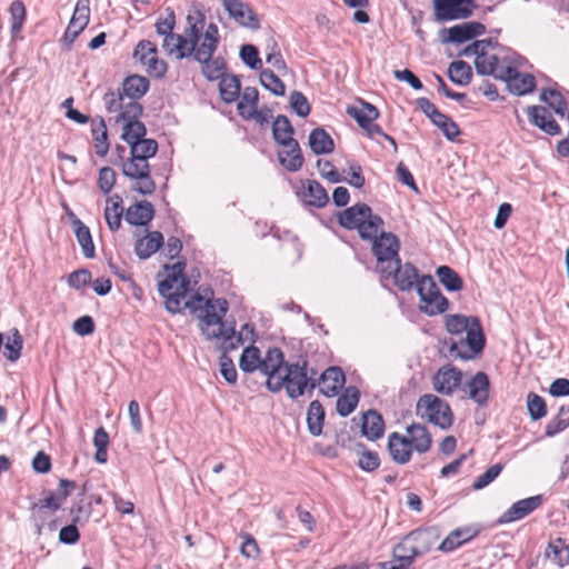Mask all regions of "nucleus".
<instances>
[{"mask_svg":"<svg viewBox=\"0 0 569 569\" xmlns=\"http://www.w3.org/2000/svg\"><path fill=\"white\" fill-rule=\"evenodd\" d=\"M419 296L418 309L427 316H438L448 311L450 302L441 293L430 274H422L416 288Z\"/></svg>","mask_w":569,"mask_h":569,"instance_id":"9","label":"nucleus"},{"mask_svg":"<svg viewBox=\"0 0 569 569\" xmlns=\"http://www.w3.org/2000/svg\"><path fill=\"white\" fill-rule=\"evenodd\" d=\"M272 136L279 146L295 140L293 128L286 116H278L274 119L272 122Z\"/></svg>","mask_w":569,"mask_h":569,"instance_id":"46","label":"nucleus"},{"mask_svg":"<svg viewBox=\"0 0 569 569\" xmlns=\"http://www.w3.org/2000/svg\"><path fill=\"white\" fill-rule=\"evenodd\" d=\"M462 373L459 369L447 365L438 369L432 378L433 389L441 395H452L461 385Z\"/></svg>","mask_w":569,"mask_h":569,"instance_id":"21","label":"nucleus"},{"mask_svg":"<svg viewBox=\"0 0 569 569\" xmlns=\"http://www.w3.org/2000/svg\"><path fill=\"white\" fill-rule=\"evenodd\" d=\"M90 20V1L78 0L69 21L70 24L74 26L78 30H84Z\"/></svg>","mask_w":569,"mask_h":569,"instance_id":"54","label":"nucleus"},{"mask_svg":"<svg viewBox=\"0 0 569 569\" xmlns=\"http://www.w3.org/2000/svg\"><path fill=\"white\" fill-rule=\"evenodd\" d=\"M309 146L313 153H330L335 149V142L330 134L322 128L313 129L309 134Z\"/></svg>","mask_w":569,"mask_h":569,"instance_id":"39","label":"nucleus"},{"mask_svg":"<svg viewBox=\"0 0 569 569\" xmlns=\"http://www.w3.org/2000/svg\"><path fill=\"white\" fill-rule=\"evenodd\" d=\"M149 89V80L139 74L127 77L120 89L117 90L120 94H124L128 99L139 102Z\"/></svg>","mask_w":569,"mask_h":569,"instance_id":"33","label":"nucleus"},{"mask_svg":"<svg viewBox=\"0 0 569 569\" xmlns=\"http://www.w3.org/2000/svg\"><path fill=\"white\" fill-rule=\"evenodd\" d=\"M440 535L436 528L417 529L408 533L397 545V551H403L412 560L429 552L438 542Z\"/></svg>","mask_w":569,"mask_h":569,"instance_id":"10","label":"nucleus"},{"mask_svg":"<svg viewBox=\"0 0 569 569\" xmlns=\"http://www.w3.org/2000/svg\"><path fill=\"white\" fill-rule=\"evenodd\" d=\"M237 111L238 114L243 119L244 117L252 116V112L258 108L259 91L256 87H246L240 91L238 97Z\"/></svg>","mask_w":569,"mask_h":569,"instance_id":"37","label":"nucleus"},{"mask_svg":"<svg viewBox=\"0 0 569 569\" xmlns=\"http://www.w3.org/2000/svg\"><path fill=\"white\" fill-rule=\"evenodd\" d=\"M239 537L242 539L240 545V553L246 559L256 560L260 557V547L252 535L241 531Z\"/></svg>","mask_w":569,"mask_h":569,"instance_id":"59","label":"nucleus"},{"mask_svg":"<svg viewBox=\"0 0 569 569\" xmlns=\"http://www.w3.org/2000/svg\"><path fill=\"white\" fill-rule=\"evenodd\" d=\"M387 447L393 462L406 465L411 460L413 452L425 455L431 449L432 436L425 425L412 422L406 428L405 433L391 432Z\"/></svg>","mask_w":569,"mask_h":569,"instance_id":"4","label":"nucleus"},{"mask_svg":"<svg viewBox=\"0 0 569 569\" xmlns=\"http://www.w3.org/2000/svg\"><path fill=\"white\" fill-rule=\"evenodd\" d=\"M465 332L466 337L451 342L449 353L453 358L468 360L475 358L482 351L485 347V335L478 319H473L470 328Z\"/></svg>","mask_w":569,"mask_h":569,"instance_id":"11","label":"nucleus"},{"mask_svg":"<svg viewBox=\"0 0 569 569\" xmlns=\"http://www.w3.org/2000/svg\"><path fill=\"white\" fill-rule=\"evenodd\" d=\"M447 32V41L462 43L483 34L486 32V27L480 22L470 21L450 27Z\"/></svg>","mask_w":569,"mask_h":569,"instance_id":"30","label":"nucleus"},{"mask_svg":"<svg viewBox=\"0 0 569 569\" xmlns=\"http://www.w3.org/2000/svg\"><path fill=\"white\" fill-rule=\"evenodd\" d=\"M362 435L371 441L380 439L385 433V421L376 410H368L362 415Z\"/></svg>","mask_w":569,"mask_h":569,"instance_id":"34","label":"nucleus"},{"mask_svg":"<svg viewBox=\"0 0 569 569\" xmlns=\"http://www.w3.org/2000/svg\"><path fill=\"white\" fill-rule=\"evenodd\" d=\"M315 375L316 372L312 370L308 376V360L300 358L297 362L287 365L280 376L279 390L284 387L289 397L293 399L305 395L306 391L311 392L317 387Z\"/></svg>","mask_w":569,"mask_h":569,"instance_id":"7","label":"nucleus"},{"mask_svg":"<svg viewBox=\"0 0 569 569\" xmlns=\"http://www.w3.org/2000/svg\"><path fill=\"white\" fill-rule=\"evenodd\" d=\"M154 217V208L147 200L131 204L126 211V220L132 226H147Z\"/></svg>","mask_w":569,"mask_h":569,"instance_id":"32","label":"nucleus"},{"mask_svg":"<svg viewBox=\"0 0 569 569\" xmlns=\"http://www.w3.org/2000/svg\"><path fill=\"white\" fill-rule=\"evenodd\" d=\"M278 159L280 164L290 172L300 170L305 162L297 140L287 141V143L281 144L278 150Z\"/></svg>","mask_w":569,"mask_h":569,"instance_id":"28","label":"nucleus"},{"mask_svg":"<svg viewBox=\"0 0 569 569\" xmlns=\"http://www.w3.org/2000/svg\"><path fill=\"white\" fill-rule=\"evenodd\" d=\"M393 561L381 562V569H409L413 560L403 551H397V546L393 548Z\"/></svg>","mask_w":569,"mask_h":569,"instance_id":"64","label":"nucleus"},{"mask_svg":"<svg viewBox=\"0 0 569 569\" xmlns=\"http://www.w3.org/2000/svg\"><path fill=\"white\" fill-rule=\"evenodd\" d=\"M10 20H11V33L17 36L21 32L26 18L27 9L22 1L16 0L10 4L9 8Z\"/></svg>","mask_w":569,"mask_h":569,"instance_id":"53","label":"nucleus"},{"mask_svg":"<svg viewBox=\"0 0 569 569\" xmlns=\"http://www.w3.org/2000/svg\"><path fill=\"white\" fill-rule=\"evenodd\" d=\"M440 283L448 291H460L463 288L461 277L449 266H440L436 270Z\"/></svg>","mask_w":569,"mask_h":569,"instance_id":"45","label":"nucleus"},{"mask_svg":"<svg viewBox=\"0 0 569 569\" xmlns=\"http://www.w3.org/2000/svg\"><path fill=\"white\" fill-rule=\"evenodd\" d=\"M260 350L254 346L244 348L239 360L241 370L244 372H253L260 369Z\"/></svg>","mask_w":569,"mask_h":569,"instance_id":"52","label":"nucleus"},{"mask_svg":"<svg viewBox=\"0 0 569 569\" xmlns=\"http://www.w3.org/2000/svg\"><path fill=\"white\" fill-rule=\"evenodd\" d=\"M360 391L355 386L347 387L337 399V412L341 417L349 416L358 406Z\"/></svg>","mask_w":569,"mask_h":569,"instance_id":"40","label":"nucleus"},{"mask_svg":"<svg viewBox=\"0 0 569 569\" xmlns=\"http://www.w3.org/2000/svg\"><path fill=\"white\" fill-rule=\"evenodd\" d=\"M219 91L221 99L224 102H234L240 96L241 91L240 79L234 74L226 73L219 79Z\"/></svg>","mask_w":569,"mask_h":569,"instance_id":"41","label":"nucleus"},{"mask_svg":"<svg viewBox=\"0 0 569 569\" xmlns=\"http://www.w3.org/2000/svg\"><path fill=\"white\" fill-rule=\"evenodd\" d=\"M122 173L134 180L132 189L141 194H151L156 190V182L150 176L148 160L131 157L122 162Z\"/></svg>","mask_w":569,"mask_h":569,"instance_id":"14","label":"nucleus"},{"mask_svg":"<svg viewBox=\"0 0 569 569\" xmlns=\"http://www.w3.org/2000/svg\"><path fill=\"white\" fill-rule=\"evenodd\" d=\"M23 347V338L17 328L10 331L4 343V356L10 362H16L20 356Z\"/></svg>","mask_w":569,"mask_h":569,"instance_id":"50","label":"nucleus"},{"mask_svg":"<svg viewBox=\"0 0 569 569\" xmlns=\"http://www.w3.org/2000/svg\"><path fill=\"white\" fill-rule=\"evenodd\" d=\"M416 415L442 430L453 423V413L448 402L432 393H426L417 400Z\"/></svg>","mask_w":569,"mask_h":569,"instance_id":"8","label":"nucleus"},{"mask_svg":"<svg viewBox=\"0 0 569 569\" xmlns=\"http://www.w3.org/2000/svg\"><path fill=\"white\" fill-rule=\"evenodd\" d=\"M122 199L120 196L114 194L107 199V206L104 209V219L111 231H117L121 226L122 219Z\"/></svg>","mask_w":569,"mask_h":569,"instance_id":"42","label":"nucleus"},{"mask_svg":"<svg viewBox=\"0 0 569 569\" xmlns=\"http://www.w3.org/2000/svg\"><path fill=\"white\" fill-rule=\"evenodd\" d=\"M186 22L177 59L192 57L198 62H207L213 57L220 43L218 26L214 22L206 24V16L201 10L189 12Z\"/></svg>","mask_w":569,"mask_h":569,"instance_id":"2","label":"nucleus"},{"mask_svg":"<svg viewBox=\"0 0 569 569\" xmlns=\"http://www.w3.org/2000/svg\"><path fill=\"white\" fill-rule=\"evenodd\" d=\"M541 101L546 102L557 114L563 117L567 110V101L561 92L553 88L542 89L540 93Z\"/></svg>","mask_w":569,"mask_h":569,"instance_id":"49","label":"nucleus"},{"mask_svg":"<svg viewBox=\"0 0 569 569\" xmlns=\"http://www.w3.org/2000/svg\"><path fill=\"white\" fill-rule=\"evenodd\" d=\"M379 272L385 279L392 278L395 286L400 291H410L412 288H417L421 278L418 269L412 263H401L400 258L391 264H386V268H381Z\"/></svg>","mask_w":569,"mask_h":569,"instance_id":"15","label":"nucleus"},{"mask_svg":"<svg viewBox=\"0 0 569 569\" xmlns=\"http://www.w3.org/2000/svg\"><path fill=\"white\" fill-rule=\"evenodd\" d=\"M545 556L558 566L563 568L569 565V547L563 538H557L550 541L546 548Z\"/></svg>","mask_w":569,"mask_h":569,"instance_id":"38","label":"nucleus"},{"mask_svg":"<svg viewBox=\"0 0 569 569\" xmlns=\"http://www.w3.org/2000/svg\"><path fill=\"white\" fill-rule=\"evenodd\" d=\"M476 317H466L463 315H451L446 318V329L451 335H461L467 331Z\"/></svg>","mask_w":569,"mask_h":569,"instance_id":"58","label":"nucleus"},{"mask_svg":"<svg viewBox=\"0 0 569 569\" xmlns=\"http://www.w3.org/2000/svg\"><path fill=\"white\" fill-rule=\"evenodd\" d=\"M345 383V372L340 367L336 366L327 368L317 380L320 392L326 397L337 396Z\"/></svg>","mask_w":569,"mask_h":569,"instance_id":"23","label":"nucleus"},{"mask_svg":"<svg viewBox=\"0 0 569 569\" xmlns=\"http://www.w3.org/2000/svg\"><path fill=\"white\" fill-rule=\"evenodd\" d=\"M300 198L306 204L316 208H322L329 201L327 191L316 180H306L302 182Z\"/></svg>","mask_w":569,"mask_h":569,"instance_id":"31","label":"nucleus"},{"mask_svg":"<svg viewBox=\"0 0 569 569\" xmlns=\"http://www.w3.org/2000/svg\"><path fill=\"white\" fill-rule=\"evenodd\" d=\"M163 244V236L160 231L148 232L137 240L134 252L140 259H147L156 253Z\"/></svg>","mask_w":569,"mask_h":569,"instance_id":"36","label":"nucleus"},{"mask_svg":"<svg viewBox=\"0 0 569 569\" xmlns=\"http://www.w3.org/2000/svg\"><path fill=\"white\" fill-rule=\"evenodd\" d=\"M226 313L213 309L209 313L199 317V328L208 340H216L224 352H229L243 346L246 341L251 340L254 333L253 327L246 323L239 332L233 325L223 321Z\"/></svg>","mask_w":569,"mask_h":569,"instance_id":"3","label":"nucleus"},{"mask_svg":"<svg viewBox=\"0 0 569 569\" xmlns=\"http://www.w3.org/2000/svg\"><path fill=\"white\" fill-rule=\"evenodd\" d=\"M346 112L356 120L370 139H373L376 133H382V128L376 123L380 113L373 104L359 100L356 104L348 106Z\"/></svg>","mask_w":569,"mask_h":569,"instance_id":"16","label":"nucleus"},{"mask_svg":"<svg viewBox=\"0 0 569 569\" xmlns=\"http://www.w3.org/2000/svg\"><path fill=\"white\" fill-rule=\"evenodd\" d=\"M130 146V156L134 158H140L144 160H149L152 158L158 150V143L153 139H142L137 142H133Z\"/></svg>","mask_w":569,"mask_h":569,"instance_id":"51","label":"nucleus"},{"mask_svg":"<svg viewBox=\"0 0 569 569\" xmlns=\"http://www.w3.org/2000/svg\"><path fill=\"white\" fill-rule=\"evenodd\" d=\"M480 533V528L475 525L459 527L452 530L438 546L442 552H451L472 540Z\"/></svg>","mask_w":569,"mask_h":569,"instance_id":"26","label":"nucleus"},{"mask_svg":"<svg viewBox=\"0 0 569 569\" xmlns=\"http://www.w3.org/2000/svg\"><path fill=\"white\" fill-rule=\"evenodd\" d=\"M103 104L111 114V118L116 123L128 119L140 118L142 114V106L140 102L128 99L124 94H120L117 91H109L104 93Z\"/></svg>","mask_w":569,"mask_h":569,"instance_id":"13","label":"nucleus"},{"mask_svg":"<svg viewBox=\"0 0 569 569\" xmlns=\"http://www.w3.org/2000/svg\"><path fill=\"white\" fill-rule=\"evenodd\" d=\"M339 223L349 230H357L362 240L372 243V253L377 259V270L386 268L399 259L400 242L396 234L385 232L383 220L375 214L366 203H357L339 214Z\"/></svg>","mask_w":569,"mask_h":569,"instance_id":"1","label":"nucleus"},{"mask_svg":"<svg viewBox=\"0 0 569 569\" xmlns=\"http://www.w3.org/2000/svg\"><path fill=\"white\" fill-rule=\"evenodd\" d=\"M489 47L490 43L483 40L472 43L471 48L476 53V70L479 74L492 76L496 79L502 80L506 74L512 71L516 60L502 50L496 51L493 48L489 49Z\"/></svg>","mask_w":569,"mask_h":569,"instance_id":"5","label":"nucleus"},{"mask_svg":"<svg viewBox=\"0 0 569 569\" xmlns=\"http://www.w3.org/2000/svg\"><path fill=\"white\" fill-rule=\"evenodd\" d=\"M435 14L440 21L467 19L476 8L475 0H433Z\"/></svg>","mask_w":569,"mask_h":569,"instance_id":"18","label":"nucleus"},{"mask_svg":"<svg viewBox=\"0 0 569 569\" xmlns=\"http://www.w3.org/2000/svg\"><path fill=\"white\" fill-rule=\"evenodd\" d=\"M91 140L94 153L99 158H104L110 149L108 128L102 118L90 120Z\"/></svg>","mask_w":569,"mask_h":569,"instance_id":"29","label":"nucleus"},{"mask_svg":"<svg viewBox=\"0 0 569 569\" xmlns=\"http://www.w3.org/2000/svg\"><path fill=\"white\" fill-rule=\"evenodd\" d=\"M120 123H122L121 139L128 144L144 139L147 129L139 118L128 119Z\"/></svg>","mask_w":569,"mask_h":569,"instance_id":"43","label":"nucleus"},{"mask_svg":"<svg viewBox=\"0 0 569 569\" xmlns=\"http://www.w3.org/2000/svg\"><path fill=\"white\" fill-rule=\"evenodd\" d=\"M184 269L183 261L166 266L167 276L159 282V292L166 299L167 310L172 313L182 310V301L188 293L189 280L184 276Z\"/></svg>","mask_w":569,"mask_h":569,"instance_id":"6","label":"nucleus"},{"mask_svg":"<svg viewBox=\"0 0 569 569\" xmlns=\"http://www.w3.org/2000/svg\"><path fill=\"white\" fill-rule=\"evenodd\" d=\"M133 59L139 63L147 74L154 79H162L168 70L164 60L158 57L157 46L149 40H141L133 50Z\"/></svg>","mask_w":569,"mask_h":569,"instance_id":"12","label":"nucleus"},{"mask_svg":"<svg viewBox=\"0 0 569 569\" xmlns=\"http://www.w3.org/2000/svg\"><path fill=\"white\" fill-rule=\"evenodd\" d=\"M361 449L359 451L358 466L368 472H371L379 468L380 458L376 451H370L365 448V446L359 445Z\"/></svg>","mask_w":569,"mask_h":569,"instance_id":"61","label":"nucleus"},{"mask_svg":"<svg viewBox=\"0 0 569 569\" xmlns=\"http://www.w3.org/2000/svg\"><path fill=\"white\" fill-rule=\"evenodd\" d=\"M76 238L81 246L86 258L94 257V244L92 242L90 230L78 218L73 220Z\"/></svg>","mask_w":569,"mask_h":569,"instance_id":"47","label":"nucleus"},{"mask_svg":"<svg viewBox=\"0 0 569 569\" xmlns=\"http://www.w3.org/2000/svg\"><path fill=\"white\" fill-rule=\"evenodd\" d=\"M541 502L542 499L540 496L518 500L500 516L498 522L503 525L520 520L538 509Z\"/></svg>","mask_w":569,"mask_h":569,"instance_id":"25","label":"nucleus"},{"mask_svg":"<svg viewBox=\"0 0 569 569\" xmlns=\"http://www.w3.org/2000/svg\"><path fill=\"white\" fill-rule=\"evenodd\" d=\"M117 180L116 171L111 167H102L98 173V188L103 194H109Z\"/></svg>","mask_w":569,"mask_h":569,"instance_id":"63","label":"nucleus"},{"mask_svg":"<svg viewBox=\"0 0 569 569\" xmlns=\"http://www.w3.org/2000/svg\"><path fill=\"white\" fill-rule=\"evenodd\" d=\"M432 122L441 129L443 134L449 139L453 140L460 134L459 126L448 116L440 112L436 116Z\"/></svg>","mask_w":569,"mask_h":569,"instance_id":"60","label":"nucleus"},{"mask_svg":"<svg viewBox=\"0 0 569 569\" xmlns=\"http://www.w3.org/2000/svg\"><path fill=\"white\" fill-rule=\"evenodd\" d=\"M508 90L516 96H525L536 89V78L528 72H519L517 62L512 66V71L502 79Z\"/></svg>","mask_w":569,"mask_h":569,"instance_id":"22","label":"nucleus"},{"mask_svg":"<svg viewBox=\"0 0 569 569\" xmlns=\"http://www.w3.org/2000/svg\"><path fill=\"white\" fill-rule=\"evenodd\" d=\"M325 409L318 400L310 402L307 411V425L311 435L319 436L322 432Z\"/></svg>","mask_w":569,"mask_h":569,"instance_id":"44","label":"nucleus"},{"mask_svg":"<svg viewBox=\"0 0 569 569\" xmlns=\"http://www.w3.org/2000/svg\"><path fill=\"white\" fill-rule=\"evenodd\" d=\"M156 31L159 36L163 37L162 48L168 56H173L176 59L179 54L180 40H183V33H174L176 14L170 8L166 9L164 14L158 17L156 23Z\"/></svg>","mask_w":569,"mask_h":569,"instance_id":"17","label":"nucleus"},{"mask_svg":"<svg viewBox=\"0 0 569 569\" xmlns=\"http://www.w3.org/2000/svg\"><path fill=\"white\" fill-rule=\"evenodd\" d=\"M448 77L453 83L466 86L472 79L471 67L466 61H455L449 66Z\"/></svg>","mask_w":569,"mask_h":569,"instance_id":"48","label":"nucleus"},{"mask_svg":"<svg viewBox=\"0 0 569 569\" xmlns=\"http://www.w3.org/2000/svg\"><path fill=\"white\" fill-rule=\"evenodd\" d=\"M228 16L239 26L257 30L260 28V19L251 6L242 0H221Z\"/></svg>","mask_w":569,"mask_h":569,"instance_id":"20","label":"nucleus"},{"mask_svg":"<svg viewBox=\"0 0 569 569\" xmlns=\"http://www.w3.org/2000/svg\"><path fill=\"white\" fill-rule=\"evenodd\" d=\"M188 308L191 312L202 311L204 313H209L213 311V309H218L222 313H227L228 311V301L223 298L211 299L206 296H201L199 292H194L184 297L182 301V309Z\"/></svg>","mask_w":569,"mask_h":569,"instance_id":"24","label":"nucleus"},{"mask_svg":"<svg viewBox=\"0 0 569 569\" xmlns=\"http://www.w3.org/2000/svg\"><path fill=\"white\" fill-rule=\"evenodd\" d=\"M527 410L532 420H540L547 416V405L545 399L535 393L529 392L527 395Z\"/></svg>","mask_w":569,"mask_h":569,"instance_id":"57","label":"nucleus"},{"mask_svg":"<svg viewBox=\"0 0 569 569\" xmlns=\"http://www.w3.org/2000/svg\"><path fill=\"white\" fill-rule=\"evenodd\" d=\"M260 83L276 96H283L286 86L283 81L271 70L264 69L259 74Z\"/></svg>","mask_w":569,"mask_h":569,"instance_id":"55","label":"nucleus"},{"mask_svg":"<svg viewBox=\"0 0 569 569\" xmlns=\"http://www.w3.org/2000/svg\"><path fill=\"white\" fill-rule=\"evenodd\" d=\"M469 397L479 406H486L489 399L490 382L488 376L479 371L468 382Z\"/></svg>","mask_w":569,"mask_h":569,"instance_id":"35","label":"nucleus"},{"mask_svg":"<svg viewBox=\"0 0 569 569\" xmlns=\"http://www.w3.org/2000/svg\"><path fill=\"white\" fill-rule=\"evenodd\" d=\"M527 116L531 123L550 136H557L561 132L560 126L551 117L546 107L529 106L526 109Z\"/></svg>","mask_w":569,"mask_h":569,"instance_id":"27","label":"nucleus"},{"mask_svg":"<svg viewBox=\"0 0 569 569\" xmlns=\"http://www.w3.org/2000/svg\"><path fill=\"white\" fill-rule=\"evenodd\" d=\"M569 427V408L561 407L558 415L551 419L545 429L547 437H555Z\"/></svg>","mask_w":569,"mask_h":569,"instance_id":"56","label":"nucleus"},{"mask_svg":"<svg viewBox=\"0 0 569 569\" xmlns=\"http://www.w3.org/2000/svg\"><path fill=\"white\" fill-rule=\"evenodd\" d=\"M288 363L283 360V352L279 348H271L261 359L260 371L267 376V385L271 391L279 390L281 375Z\"/></svg>","mask_w":569,"mask_h":569,"instance_id":"19","label":"nucleus"},{"mask_svg":"<svg viewBox=\"0 0 569 569\" xmlns=\"http://www.w3.org/2000/svg\"><path fill=\"white\" fill-rule=\"evenodd\" d=\"M240 58L250 69L261 70L262 60L259 58V51L253 44H243L240 49Z\"/></svg>","mask_w":569,"mask_h":569,"instance_id":"62","label":"nucleus"}]
</instances>
